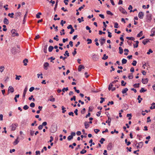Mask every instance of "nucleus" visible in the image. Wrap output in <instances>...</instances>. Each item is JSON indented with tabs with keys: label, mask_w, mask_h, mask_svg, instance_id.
Masks as SVG:
<instances>
[{
	"label": "nucleus",
	"mask_w": 155,
	"mask_h": 155,
	"mask_svg": "<svg viewBox=\"0 0 155 155\" xmlns=\"http://www.w3.org/2000/svg\"><path fill=\"white\" fill-rule=\"evenodd\" d=\"M147 19L149 20H150L151 19V15L150 14H149L147 15Z\"/></svg>",
	"instance_id": "22"
},
{
	"label": "nucleus",
	"mask_w": 155,
	"mask_h": 155,
	"mask_svg": "<svg viewBox=\"0 0 155 155\" xmlns=\"http://www.w3.org/2000/svg\"><path fill=\"white\" fill-rule=\"evenodd\" d=\"M14 91V88L11 86H10L8 90V92H11L13 93Z\"/></svg>",
	"instance_id": "6"
},
{
	"label": "nucleus",
	"mask_w": 155,
	"mask_h": 155,
	"mask_svg": "<svg viewBox=\"0 0 155 155\" xmlns=\"http://www.w3.org/2000/svg\"><path fill=\"white\" fill-rule=\"evenodd\" d=\"M126 83L124 81L122 80L121 81V85L122 86H124L126 85Z\"/></svg>",
	"instance_id": "34"
},
{
	"label": "nucleus",
	"mask_w": 155,
	"mask_h": 155,
	"mask_svg": "<svg viewBox=\"0 0 155 155\" xmlns=\"http://www.w3.org/2000/svg\"><path fill=\"white\" fill-rule=\"evenodd\" d=\"M143 35L142 31H141L137 35V37H140L142 36Z\"/></svg>",
	"instance_id": "29"
},
{
	"label": "nucleus",
	"mask_w": 155,
	"mask_h": 155,
	"mask_svg": "<svg viewBox=\"0 0 155 155\" xmlns=\"http://www.w3.org/2000/svg\"><path fill=\"white\" fill-rule=\"evenodd\" d=\"M126 38L128 40H131L133 41H134L135 39V38L133 37H126Z\"/></svg>",
	"instance_id": "33"
},
{
	"label": "nucleus",
	"mask_w": 155,
	"mask_h": 155,
	"mask_svg": "<svg viewBox=\"0 0 155 155\" xmlns=\"http://www.w3.org/2000/svg\"><path fill=\"white\" fill-rule=\"evenodd\" d=\"M88 122L87 121H85L84 123V126L85 128L86 129L88 128L89 127V125L88 124Z\"/></svg>",
	"instance_id": "17"
},
{
	"label": "nucleus",
	"mask_w": 155,
	"mask_h": 155,
	"mask_svg": "<svg viewBox=\"0 0 155 155\" xmlns=\"http://www.w3.org/2000/svg\"><path fill=\"white\" fill-rule=\"evenodd\" d=\"M11 32L12 33V37L18 36L19 35L18 34L16 30L15 29H12L11 31Z\"/></svg>",
	"instance_id": "2"
},
{
	"label": "nucleus",
	"mask_w": 155,
	"mask_h": 155,
	"mask_svg": "<svg viewBox=\"0 0 155 155\" xmlns=\"http://www.w3.org/2000/svg\"><path fill=\"white\" fill-rule=\"evenodd\" d=\"M64 55L65 56L66 55L67 57H69V53L68 52V51H65V53L64 54Z\"/></svg>",
	"instance_id": "38"
},
{
	"label": "nucleus",
	"mask_w": 155,
	"mask_h": 155,
	"mask_svg": "<svg viewBox=\"0 0 155 155\" xmlns=\"http://www.w3.org/2000/svg\"><path fill=\"white\" fill-rule=\"evenodd\" d=\"M34 89L35 88L34 87H31L30 88L29 91L30 92H32L34 90Z\"/></svg>",
	"instance_id": "62"
},
{
	"label": "nucleus",
	"mask_w": 155,
	"mask_h": 155,
	"mask_svg": "<svg viewBox=\"0 0 155 155\" xmlns=\"http://www.w3.org/2000/svg\"><path fill=\"white\" fill-rule=\"evenodd\" d=\"M54 48L52 46H50L48 48V51L49 52H51Z\"/></svg>",
	"instance_id": "27"
},
{
	"label": "nucleus",
	"mask_w": 155,
	"mask_h": 155,
	"mask_svg": "<svg viewBox=\"0 0 155 155\" xmlns=\"http://www.w3.org/2000/svg\"><path fill=\"white\" fill-rule=\"evenodd\" d=\"M139 84H135L133 85V86L135 88L139 87Z\"/></svg>",
	"instance_id": "35"
},
{
	"label": "nucleus",
	"mask_w": 155,
	"mask_h": 155,
	"mask_svg": "<svg viewBox=\"0 0 155 155\" xmlns=\"http://www.w3.org/2000/svg\"><path fill=\"white\" fill-rule=\"evenodd\" d=\"M68 87H67L66 88L64 87L62 89V91L63 92H65V91H68Z\"/></svg>",
	"instance_id": "41"
},
{
	"label": "nucleus",
	"mask_w": 155,
	"mask_h": 155,
	"mask_svg": "<svg viewBox=\"0 0 155 155\" xmlns=\"http://www.w3.org/2000/svg\"><path fill=\"white\" fill-rule=\"evenodd\" d=\"M34 131L33 130H30V135L31 136H33L34 134Z\"/></svg>",
	"instance_id": "56"
},
{
	"label": "nucleus",
	"mask_w": 155,
	"mask_h": 155,
	"mask_svg": "<svg viewBox=\"0 0 155 155\" xmlns=\"http://www.w3.org/2000/svg\"><path fill=\"white\" fill-rule=\"evenodd\" d=\"M119 9L120 12H121L122 13L126 15L127 14V12L122 7H120L119 8Z\"/></svg>",
	"instance_id": "3"
},
{
	"label": "nucleus",
	"mask_w": 155,
	"mask_h": 155,
	"mask_svg": "<svg viewBox=\"0 0 155 155\" xmlns=\"http://www.w3.org/2000/svg\"><path fill=\"white\" fill-rule=\"evenodd\" d=\"M17 126V124H13L12 125L11 127H12V130L14 131L15 130V129Z\"/></svg>",
	"instance_id": "7"
},
{
	"label": "nucleus",
	"mask_w": 155,
	"mask_h": 155,
	"mask_svg": "<svg viewBox=\"0 0 155 155\" xmlns=\"http://www.w3.org/2000/svg\"><path fill=\"white\" fill-rule=\"evenodd\" d=\"M118 23L117 22H115L114 23V27L115 28H118Z\"/></svg>",
	"instance_id": "57"
},
{
	"label": "nucleus",
	"mask_w": 155,
	"mask_h": 155,
	"mask_svg": "<svg viewBox=\"0 0 155 155\" xmlns=\"http://www.w3.org/2000/svg\"><path fill=\"white\" fill-rule=\"evenodd\" d=\"M127 60L124 58H123L122 60V64H124L127 63Z\"/></svg>",
	"instance_id": "28"
},
{
	"label": "nucleus",
	"mask_w": 155,
	"mask_h": 155,
	"mask_svg": "<svg viewBox=\"0 0 155 155\" xmlns=\"http://www.w3.org/2000/svg\"><path fill=\"white\" fill-rule=\"evenodd\" d=\"M147 91V90H144L143 88H142L140 91V93L144 92Z\"/></svg>",
	"instance_id": "36"
},
{
	"label": "nucleus",
	"mask_w": 155,
	"mask_h": 155,
	"mask_svg": "<svg viewBox=\"0 0 155 155\" xmlns=\"http://www.w3.org/2000/svg\"><path fill=\"white\" fill-rule=\"evenodd\" d=\"M49 64L48 62H45L44 64V68L45 70L47 69V67L49 66Z\"/></svg>",
	"instance_id": "13"
},
{
	"label": "nucleus",
	"mask_w": 155,
	"mask_h": 155,
	"mask_svg": "<svg viewBox=\"0 0 155 155\" xmlns=\"http://www.w3.org/2000/svg\"><path fill=\"white\" fill-rule=\"evenodd\" d=\"M125 143L126 144H127V146H129L131 143L130 141L127 142V139H126L125 140Z\"/></svg>",
	"instance_id": "32"
},
{
	"label": "nucleus",
	"mask_w": 155,
	"mask_h": 155,
	"mask_svg": "<svg viewBox=\"0 0 155 155\" xmlns=\"http://www.w3.org/2000/svg\"><path fill=\"white\" fill-rule=\"evenodd\" d=\"M148 80L147 78L146 79L143 78L142 80V82L145 84H147L148 83Z\"/></svg>",
	"instance_id": "11"
},
{
	"label": "nucleus",
	"mask_w": 155,
	"mask_h": 155,
	"mask_svg": "<svg viewBox=\"0 0 155 155\" xmlns=\"http://www.w3.org/2000/svg\"><path fill=\"white\" fill-rule=\"evenodd\" d=\"M143 142H140L138 143V145L137 146V148H141L142 146L143 145Z\"/></svg>",
	"instance_id": "9"
},
{
	"label": "nucleus",
	"mask_w": 155,
	"mask_h": 155,
	"mask_svg": "<svg viewBox=\"0 0 155 155\" xmlns=\"http://www.w3.org/2000/svg\"><path fill=\"white\" fill-rule=\"evenodd\" d=\"M30 106L31 107H34L35 106V104L33 102L31 103L30 105Z\"/></svg>",
	"instance_id": "43"
},
{
	"label": "nucleus",
	"mask_w": 155,
	"mask_h": 155,
	"mask_svg": "<svg viewBox=\"0 0 155 155\" xmlns=\"http://www.w3.org/2000/svg\"><path fill=\"white\" fill-rule=\"evenodd\" d=\"M129 79H132L133 78V75L132 73L130 74L128 76Z\"/></svg>",
	"instance_id": "24"
},
{
	"label": "nucleus",
	"mask_w": 155,
	"mask_h": 155,
	"mask_svg": "<svg viewBox=\"0 0 155 155\" xmlns=\"http://www.w3.org/2000/svg\"><path fill=\"white\" fill-rule=\"evenodd\" d=\"M3 30L4 31H6L7 30L6 28V26L5 25H3Z\"/></svg>",
	"instance_id": "50"
},
{
	"label": "nucleus",
	"mask_w": 155,
	"mask_h": 155,
	"mask_svg": "<svg viewBox=\"0 0 155 155\" xmlns=\"http://www.w3.org/2000/svg\"><path fill=\"white\" fill-rule=\"evenodd\" d=\"M16 78H15V79L16 80H20V78H21V75H19V76H18L17 75H16Z\"/></svg>",
	"instance_id": "45"
},
{
	"label": "nucleus",
	"mask_w": 155,
	"mask_h": 155,
	"mask_svg": "<svg viewBox=\"0 0 155 155\" xmlns=\"http://www.w3.org/2000/svg\"><path fill=\"white\" fill-rule=\"evenodd\" d=\"M127 117H129L128 119L130 120L131 119V114H127Z\"/></svg>",
	"instance_id": "44"
},
{
	"label": "nucleus",
	"mask_w": 155,
	"mask_h": 155,
	"mask_svg": "<svg viewBox=\"0 0 155 155\" xmlns=\"http://www.w3.org/2000/svg\"><path fill=\"white\" fill-rule=\"evenodd\" d=\"M113 86V85L112 84V83H110V84L108 88V89L109 91H110V90H111Z\"/></svg>",
	"instance_id": "25"
},
{
	"label": "nucleus",
	"mask_w": 155,
	"mask_h": 155,
	"mask_svg": "<svg viewBox=\"0 0 155 155\" xmlns=\"http://www.w3.org/2000/svg\"><path fill=\"white\" fill-rule=\"evenodd\" d=\"M101 100L100 101V103L101 104L104 101V98L103 97H101Z\"/></svg>",
	"instance_id": "61"
},
{
	"label": "nucleus",
	"mask_w": 155,
	"mask_h": 155,
	"mask_svg": "<svg viewBox=\"0 0 155 155\" xmlns=\"http://www.w3.org/2000/svg\"><path fill=\"white\" fill-rule=\"evenodd\" d=\"M101 45L102 46L105 42L106 39L104 38H101L99 40Z\"/></svg>",
	"instance_id": "4"
},
{
	"label": "nucleus",
	"mask_w": 155,
	"mask_h": 155,
	"mask_svg": "<svg viewBox=\"0 0 155 155\" xmlns=\"http://www.w3.org/2000/svg\"><path fill=\"white\" fill-rule=\"evenodd\" d=\"M149 42V41L148 39H144L142 42V43L144 45H146L147 43Z\"/></svg>",
	"instance_id": "18"
},
{
	"label": "nucleus",
	"mask_w": 155,
	"mask_h": 155,
	"mask_svg": "<svg viewBox=\"0 0 155 155\" xmlns=\"http://www.w3.org/2000/svg\"><path fill=\"white\" fill-rule=\"evenodd\" d=\"M85 109L84 108L81 111V113L82 114H84L85 113Z\"/></svg>",
	"instance_id": "52"
},
{
	"label": "nucleus",
	"mask_w": 155,
	"mask_h": 155,
	"mask_svg": "<svg viewBox=\"0 0 155 155\" xmlns=\"http://www.w3.org/2000/svg\"><path fill=\"white\" fill-rule=\"evenodd\" d=\"M112 147V144L111 143H109L107 146V148L108 150H110Z\"/></svg>",
	"instance_id": "12"
},
{
	"label": "nucleus",
	"mask_w": 155,
	"mask_h": 155,
	"mask_svg": "<svg viewBox=\"0 0 155 155\" xmlns=\"http://www.w3.org/2000/svg\"><path fill=\"white\" fill-rule=\"evenodd\" d=\"M66 23L65 21H64L63 20H61V25L62 26H63L64 24Z\"/></svg>",
	"instance_id": "48"
},
{
	"label": "nucleus",
	"mask_w": 155,
	"mask_h": 155,
	"mask_svg": "<svg viewBox=\"0 0 155 155\" xmlns=\"http://www.w3.org/2000/svg\"><path fill=\"white\" fill-rule=\"evenodd\" d=\"M73 138V137H72V136L70 135L68 137V140H70L72 139Z\"/></svg>",
	"instance_id": "53"
},
{
	"label": "nucleus",
	"mask_w": 155,
	"mask_h": 155,
	"mask_svg": "<svg viewBox=\"0 0 155 155\" xmlns=\"http://www.w3.org/2000/svg\"><path fill=\"white\" fill-rule=\"evenodd\" d=\"M128 91V89L127 88H126L122 90V94H124L126 93V92Z\"/></svg>",
	"instance_id": "20"
},
{
	"label": "nucleus",
	"mask_w": 155,
	"mask_h": 155,
	"mask_svg": "<svg viewBox=\"0 0 155 155\" xmlns=\"http://www.w3.org/2000/svg\"><path fill=\"white\" fill-rule=\"evenodd\" d=\"M105 140V139L102 138L101 139V140L100 141V142L101 143V144H103V141H104Z\"/></svg>",
	"instance_id": "46"
},
{
	"label": "nucleus",
	"mask_w": 155,
	"mask_h": 155,
	"mask_svg": "<svg viewBox=\"0 0 155 155\" xmlns=\"http://www.w3.org/2000/svg\"><path fill=\"white\" fill-rule=\"evenodd\" d=\"M58 36L57 35H56L55 37H54L53 38L54 39L56 40L57 41H58L59 40V39L58 38Z\"/></svg>",
	"instance_id": "49"
},
{
	"label": "nucleus",
	"mask_w": 155,
	"mask_h": 155,
	"mask_svg": "<svg viewBox=\"0 0 155 155\" xmlns=\"http://www.w3.org/2000/svg\"><path fill=\"white\" fill-rule=\"evenodd\" d=\"M144 16V13L142 12H140L138 15V16L140 19H143Z\"/></svg>",
	"instance_id": "5"
},
{
	"label": "nucleus",
	"mask_w": 155,
	"mask_h": 155,
	"mask_svg": "<svg viewBox=\"0 0 155 155\" xmlns=\"http://www.w3.org/2000/svg\"><path fill=\"white\" fill-rule=\"evenodd\" d=\"M18 138H17L15 140L13 144L14 145H16L19 142V141L18 140Z\"/></svg>",
	"instance_id": "31"
},
{
	"label": "nucleus",
	"mask_w": 155,
	"mask_h": 155,
	"mask_svg": "<svg viewBox=\"0 0 155 155\" xmlns=\"http://www.w3.org/2000/svg\"><path fill=\"white\" fill-rule=\"evenodd\" d=\"M57 126L54 125H52L50 128V131L52 133H54L57 131Z\"/></svg>",
	"instance_id": "1"
},
{
	"label": "nucleus",
	"mask_w": 155,
	"mask_h": 155,
	"mask_svg": "<svg viewBox=\"0 0 155 155\" xmlns=\"http://www.w3.org/2000/svg\"><path fill=\"white\" fill-rule=\"evenodd\" d=\"M21 15V13L20 12H17L15 14V19H17V17H18L20 16Z\"/></svg>",
	"instance_id": "15"
},
{
	"label": "nucleus",
	"mask_w": 155,
	"mask_h": 155,
	"mask_svg": "<svg viewBox=\"0 0 155 155\" xmlns=\"http://www.w3.org/2000/svg\"><path fill=\"white\" fill-rule=\"evenodd\" d=\"M153 52V51L150 49L147 52V54H150V53H152Z\"/></svg>",
	"instance_id": "55"
},
{
	"label": "nucleus",
	"mask_w": 155,
	"mask_h": 155,
	"mask_svg": "<svg viewBox=\"0 0 155 155\" xmlns=\"http://www.w3.org/2000/svg\"><path fill=\"white\" fill-rule=\"evenodd\" d=\"M137 63V61L135 60H134L133 61V62L132 63V64L133 66H135L136 65Z\"/></svg>",
	"instance_id": "58"
},
{
	"label": "nucleus",
	"mask_w": 155,
	"mask_h": 155,
	"mask_svg": "<svg viewBox=\"0 0 155 155\" xmlns=\"http://www.w3.org/2000/svg\"><path fill=\"white\" fill-rule=\"evenodd\" d=\"M55 99L54 98H52L49 100V101L51 102H54L55 101Z\"/></svg>",
	"instance_id": "63"
},
{
	"label": "nucleus",
	"mask_w": 155,
	"mask_h": 155,
	"mask_svg": "<svg viewBox=\"0 0 155 155\" xmlns=\"http://www.w3.org/2000/svg\"><path fill=\"white\" fill-rule=\"evenodd\" d=\"M108 121H107V120L106 121V123H108V125L109 126L110 125V123L111 121V118H110L109 117H108Z\"/></svg>",
	"instance_id": "21"
},
{
	"label": "nucleus",
	"mask_w": 155,
	"mask_h": 155,
	"mask_svg": "<svg viewBox=\"0 0 155 155\" xmlns=\"http://www.w3.org/2000/svg\"><path fill=\"white\" fill-rule=\"evenodd\" d=\"M84 67L82 65H79L78 68V71H81L82 69H84Z\"/></svg>",
	"instance_id": "16"
},
{
	"label": "nucleus",
	"mask_w": 155,
	"mask_h": 155,
	"mask_svg": "<svg viewBox=\"0 0 155 155\" xmlns=\"http://www.w3.org/2000/svg\"><path fill=\"white\" fill-rule=\"evenodd\" d=\"M23 108L25 110H26L29 108V107L28 105H26L23 107Z\"/></svg>",
	"instance_id": "47"
},
{
	"label": "nucleus",
	"mask_w": 155,
	"mask_h": 155,
	"mask_svg": "<svg viewBox=\"0 0 155 155\" xmlns=\"http://www.w3.org/2000/svg\"><path fill=\"white\" fill-rule=\"evenodd\" d=\"M62 110V112L63 113H64L66 111V110H65V108L63 106L61 107Z\"/></svg>",
	"instance_id": "42"
},
{
	"label": "nucleus",
	"mask_w": 155,
	"mask_h": 155,
	"mask_svg": "<svg viewBox=\"0 0 155 155\" xmlns=\"http://www.w3.org/2000/svg\"><path fill=\"white\" fill-rule=\"evenodd\" d=\"M151 34L150 35V36H153L155 35V28H152L151 31Z\"/></svg>",
	"instance_id": "8"
},
{
	"label": "nucleus",
	"mask_w": 155,
	"mask_h": 155,
	"mask_svg": "<svg viewBox=\"0 0 155 155\" xmlns=\"http://www.w3.org/2000/svg\"><path fill=\"white\" fill-rule=\"evenodd\" d=\"M74 89L75 90V91H76L77 93H80V91L79 90H77L76 89V87H74Z\"/></svg>",
	"instance_id": "51"
},
{
	"label": "nucleus",
	"mask_w": 155,
	"mask_h": 155,
	"mask_svg": "<svg viewBox=\"0 0 155 155\" xmlns=\"http://www.w3.org/2000/svg\"><path fill=\"white\" fill-rule=\"evenodd\" d=\"M28 62V59H25L23 61V62L24 63V64L25 66H26L27 65V63Z\"/></svg>",
	"instance_id": "19"
},
{
	"label": "nucleus",
	"mask_w": 155,
	"mask_h": 155,
	"mask_svg": "<svg viewBox=\"0 0 155 155\" xmlns=\"http://www.w3.org/2000/svg\"><path fill=\"white\" fill-rule=\"evenodd\" d=\"M85 6V5H83L79 7L78 8V10L81 11L82 9H83L84 8V7Z\"/></svg>",
	"instance_id": "59"
},
{
	"label": "nucleus",
	"mask_w": 155,
	"mask_h": 155,
	"mask_svg": "<svg viewBox=\"0 0 155 155\" xmlns=\"http://www.w3.org/2000/svg\"><path fill=\"white\" fill-rule=\"evenodd\" d=\"M4 67H2V66L0 67V71H1V72H2V71L4 70Z\"/></svg>",
	"instance_id": "64"
},
{
	"label": "nucleus",
	"mask_w": 155,
	"mask_h": 155,
	"mask_svg": "<svg viewBox=\"0 0 155 155\" xmlns=\"http://www.w3.org/2000/svg\"><path fill=\"white\" fill-rule=\"evenodd\" d=\"M108 58V56H107L105 54H104L103 57L102 58V59L104 60H105L107 59Z\"/></svg>",
	"instance_id": "26"
},
{
	"label": "nucleus",
	"mask_w": 155,
	"mask_h": 155,
	"mask_svg": "<svg viewBox=\"0 0 155 155\" xmlns=\"http://www.w3.org/2000/svg\"><path fill=\"white\" fill-rule=\"evenodd\" d=\"M107 13L108 15H113V14L109 11H107Z\"/></svg>",
	"instance_id": "54"
},
{
	"label": "nucleus",
	"mask_w": 155,
	"mask_h": 155,
	"mask_svg": "<svg viewBox=\"0 0 155 155\" xmlns=\"http://www.w3.org/2000/svg\"><path fill=\"white\" fill-rule=\"evenodd\" d=\"M71 101H72L73 100H74V101H75L76 100V97L75 96H73V97L72 98H71Z\"/></svg>",
	"instance_id": "60"
},
{
	"label": "nucleus",
	"mask_w": 155,
	"mask_h": 155,
	"mask_svg": "<svg viewBox=\"0 0 155 155\" xmlns=\"http://www.w3.org/2000/svg\"><path fill=\"white\" fill-rule=\"evenodd\" d=\"M3 23L5 24L8 25L9 22L7 18H5L3 20Z\"/></svg>",
	"instance_id": "14"
},
{
	"label": "nucleus",
	"mask_w": 155,
	"mask_h": 155,
	"mask_svg": "<svg viewBox=\"0 0 155 155\" xmlns=\"http://www.w3.org/2000/svg\"><path fill=\"white\" fill-rule=\"evenodd\" d=\"M87 152V151L84 149H83L82 151H80V153L81 154H83L85 153H86Z\"/></svg>",
	"instance_id": "37"
},
{
	"label": "nucleus",
	"mask_w": 155,
	"mask_h": 155,
	"mask_svg": "<svg viewBox=\"0 0 155 155\" xmlns=\"http://www.w3.org/2000/svg\"><path fill=\"white\" fill-rule=\"evenodd\" d=\"M47 45H46L44 46V48L43 49L44 52L45 53H47Z\"/></svg>",
	"instance_id": "30"
},
{
	"label": "nucleus",
	"mask_w": 155,
	"mask_h": 155,
	"mask_svg": "<svg viewBox=\"0 0 155 155\" xmlns=\"http://www.w3.org/2000/svg\"><path fill=\"white\" fill-rule=\"evenodd\" d=\"M92 58L93 60L97 61L99 59V57L97 55L94 54L92 56Z\"/></svg>",
	"instance_id": "10"
},
{
	"label": "nucleus",
	"mask_w": 155,
	"mask_h": 155,
	"mask_svg": "<svg viewBox=\"0 0 155 155\" xmlns=\"http://www.w3.org/2000/svg\"><path fill=\"white\" fill-rule=\"evenodd\" d=\"M119 53L120 54H122L123 52V50L121 47H120L119 48Z\"/></svg>",
	"instance_id": "23"
},
{
	"label": "nucleus",
	"mask_w": 155,
	"mask_h": 155,
	"mask_svg": "<svg viewBox=\"0 0 155 155\" xmlns=\"http://www.w3.org/2000/svg\"><path fill=\"white\" fill-rule=\"evenodd\" d=\"M87 41H88L87 43L88 44H91L92 43V40L91 39L88 38L87 39Z\"/></svg>",
	"instance_id": "39"
},
{
	"label": "nucleus",
	"mask_w": 155,
	"mask_h": 155,
	"mask_svg": "<svg viewBox=\"0 0 155 155\" xmlns=\"http://www.w3.org/2000/svg\"><path fill=\"white\" fill-rule=\"evenodd\" d=\"M136 44L137 45H134V48H137L138 47V44L139 43V41H136Z\"/></svg>",
	"instance_id": "40"
}]
</instances>
